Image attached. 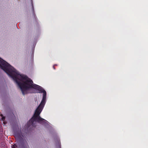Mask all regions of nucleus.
<instances>
[{
	"instance_id": "f257e3e1",
	"label": "nucleus",
	"mask_w": 148,
	"mask_h": 148,
	"mask_svg": "<svg viewBox=\"0 0 148 148\" xmlns=\"http://www.w3.org/2000/svg\"><path fill=\"white\" fill-rule=\"evenodd\" d=\"M17 146L16 145H13L12 147V148H16Z\"/></svg>"
},
{
	"instance_id": "f03ea898",
	"label": "nucleus",
	"mask_w": 148,
	"mask_h": 148,
	"mask_svg": "<svg viewBox=\"0 0 148 148\" xmlns=\"http://www.w3.org/2000/svg\"><path fill=\"white\" fill-rule=\"evenodd\" d=\"M2 117L1 118V119L2 120H3L4 119H5V118L4 116H2L1 115Z\"/></svg>"
},
{
	"instance_id": "7ed1b4c3",
	"label": "nucleus",
	"mask_w": 148,
	"mask_h": 148,
	"mask_svg": "<svg viewBox=\"0 0 148 148\" xmlns=\"http://www.w3.org/2000/svg\"><path fill=\"white\" fill-rule=\"evenodd\" d=\"M38 107H40V104Z\"/></svg>"
}]
</instances>
